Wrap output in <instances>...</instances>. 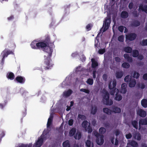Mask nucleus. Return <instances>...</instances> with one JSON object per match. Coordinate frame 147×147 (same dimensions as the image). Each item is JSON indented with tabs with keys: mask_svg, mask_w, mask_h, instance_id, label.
I'll return each mask as SVG.
<instances>
[{
	"mask_svg": "<svg viewBox=\"0 0 147 147\" xmlns=\"http://www.w3.org/2000/svg\"><path fill=\"white\" fill-rule=\"evenodd\" d=\"M62 145L63 147H70L69 142L68 140H67L63 142Z\"/></svg>",
	"mask_w": 147,
	"mask_h": 147,
	"instance_id": "34",
	"label": "nucleus"
},
{
	"mask_svg": "<svg viewBox=\"0 0 147 147\" xmlns=\"http://www.w3.org/2000/svg\"><path fill=\"white\" fill-rule=\"evenodd\" d=\"M76 129L75 128H72L70 131L69 133V136L70 137H72L76 133Z\"/></svg>",
	"mask_w": 147,
	"mask_h": 147,
	"instance_id": "30",
	"label": "nucleus"
},
{
	"mask_svg": "<svg viewBox=\"0 0 147 147\" xmlns=\"http://www.w3.org/2000/svg\"><path fill=\"white\" fill-rule=\"evenodd\" d=\"M123 51L126 53H130L132 52V49L129 47L127 46L125 47L123 49Z\"/></svg>",
	"mask_w": 147,
	"mask_h": 147,
	"instance_id": "22",
	"label": "nucleus"
},
{
	"mask_svg": "<svg viewBox=\"0 0 147 147\" xmlns=\"http://www.w3.org/2000/svg\"><path fill=\"white\" fill-rule=\"evenodd\" d=\"M137 57L140 60H142L144 58L143 56L142 55H139V56Z\"/></svg>",
	"mask_w": 147,
	"mask_h": 147,
	"instance_id": "61",
	"label": "nucleus"
},
{
	"mask_svg": "<svg viewBox=\"0 0 147 147\" xmlns=\"http://www.w3.org/2000/svg\"><path fill=\"white\" fill-rule=\"evenodd\" d=\"M132 55L134 57H137L139 55V52L137 50H132Z\"/></svg>",
	"mask_w": 147,
	"mask_h": 147,
	"instance_id": "28",
	"label": "nucleus"
},
{
	"mask_svg": "<svg viewBox=\"0 0 147 147\" xmlns=\"http://www.w3.org/2000/svg\"><path fill=\"white\" fill-rule=\"evenodd\" d=\"M131 123L133 127L136 129H137L138 128V121L136 120L132 121L131 122Z\"/></svg>",
	"mask_w": 147,
	"mask_h": 147,
	"instance_id": "31",
	"label": "nucleus"
},
{
	"mask_svg": "<svg viewBox=\"0 0 147 147\" xmlns=\"http://www.w3.org/2000/svg\"><path fill=\"white\" fill-rule=\"evenodd\" d=\"M126 60L129 63H131L133 61L132 58L130 56Z\"/></svg>",
	"mask_w": 147,
	"mask_h": 147,
	"instance_id": "59",
	"label": "nucleus"
},
{
	"mask_svg": "<svg viewBox=\"0 0 147 147\" xmlns=\"http://www.w3.org/2000/svg\"><path fill=\"white\" fill-rule=\"evenodd\" d=\"M137 36L136 34L135 33H131L126 36V39L130 41H132L134 40Z\"/></svg>",
	"mask_w": 147,
	"mask_h": 147,
	"instance_id": "7",
	"label": "nucleus"
},
{
	"mask_svg": "<svg viewBox=\"0 0 147 147\" xmlns=\"http://www.w3.org/2000/svg\"><path fill=\"white\" fill-rule=\"evenodd\" d=\"M129 64L127 62H124L122 64V67L128 69L130 67Z\"/></svg>",
	"mask_w": 147,
	"mask_h": 147,
	"instance_id": "37",
	"label": "nucleus"
},
{
	"mask_svg": "<svg viewBox=\"0 0 147 147\" xmlns=\"http://www.w3.org/2000/svg\"><path fill=\"white\" fill-rule=\"evenodd\" d=\"M48 133H46L44 131L40 137L38 138L37 141L35 143V147H40L43 143L44 139L47 138V134Z\"/></svg>",
	"mask_w": 147,
	"mask_h": 147,
	"instance_id": "3",
	"label": "nucleus"
},
{
	"mask_svg": "<svg viewBox=\"0 0 147 147\" xmlns=\"http://www.w3.org/2000/svg\"><path fill=\"white\" fill-rule=\"evenodd\" d=\"M123 74L122 71L117 72L115 73V76L118 79L120 78L123 76Z\"/></svg>",
	"mask_w": 147,
	"mask_h": 147,
	"instance_id": "27",
	"label": "nucleus"
},
{
	"mask_svg": "<svg viewBox=\"0 0 147 147\" xmlns=\"http://www.w3.org/2000/svg\"><path fill=\"white\" fill-rule=\"evenodd\" d=\"M143 79L145 80H147V73L145 74L143 76Z\"/></svg>",
	"mask_w": 147,
	"mask_h": 147,
	"instance_id": "64",
	"label": "nucleus"
},
{
	"mask_svg": "<svg viewBox=\"0 0 147 147\" xmlns=\"http://www.w3.org/2000/svg\"><path fill=\"white\" fill-rule=\"evenodd\" d=\"M140 44L142 46H147V39H143Z\"/></svg>",
	"mask_w": 147,
	"mask_h": 147,
	"instance_id": "44",
	"label": "nucleus"
},
{
	"mask_svg": "<svg viewBox=\"0 0 147 147\" xmlns=\"http://www.w3.org/2000/svg\"><path fill=\"white\" fill-rule=\"evenodd\" d=\"M117 92L115 94V99L116 100L120 101L122 98V96L121 94L119 93V90L118 89H117Z\"/></svg>",
	"mask_w": 147,
	"mask_h": 147,
	"instance_id": "16",
	"label": "nucleus"
},
{
	"mask_svg": "<svg viewBox=\"0 0 147 147\" xmlns=\"http://www.w3.org/2000/svg\"><path fill=\"white\" fill-rule=\"evenodd\" d=\"M88 122L86 120H84L82 124V126L86 130Z\"/></svg>",
	"mask_w": 147,
	"mask_h": 147,
	"instance_id": "35",
	"label": "nucleus"
},
{
	"mask_svg": "<svg viewBox=\"0 0 147 147\" xmlns=\"http://www.w3.org/2000/svg\"><path fill=\"white\" fill-rule=\"evenodd\" d=\"M119 41L121 42H123L124 41V37L123 35L119 36L118 38Z\"/></svg>",
	"mask_w": 147,
	"mask_h": 147,
	"instance_id": "47",
	"label": "nucleus"
},
{
	"mask_svg": "<svg viewBox=\"0 0 147 147\" xmlns=\"http://www.w3.org/2000/svg\"><path fill=\"white\" fill-rule=\"evenodd\" d=\"M103 94L102 101L104 104L107 105H111L113 103V100L109 99V94L106 90L103 89L102 92Z\"/></svg>",
	"mask_w": 147,
	"mask_h": 147,
	"instance_id": "2",
	"label": "nucleus"
},
{
	"mask_svg": "<svg viewBox=\"0 0 147 147\" xmlns=\"http://www.w3.org/2000/svg\"><path fill=\"white\" fill-rule=\"evenodd\" d=\"M133 6L134 4L132 2H131L129 3L128 5V7L130 9H132L133 7Z\"/></svg>",
	"mask_w": 147,
	"mask_h": 147,
	"instance_id": "55",
	"label": "nucleus"
},
{
	"mask_svg": "<svg viewBox=\"0 0 147 147\" xmlns=\"http://www.w3.org/2000/svg\"><path fill=\"white\" fill-rule=\"evenodd\" d=\"M86 82L90 85H92L93 84V80L92 79L89 78L87 80Z\"/></svg>",
	"mask_w": 147,
	"mask_h": 147,
	"instance_id": "43",
	"label": "nucleus"
},
{
	"mask_svg": "<svg viewBox=\"0 0 147 147\" xmlns=\"http://www.w3.org/2000/svg\"><path fill=\"white\" fill-rule=\"evenodd\" d=\"M120 131L118 129H116L115 131V134L117 136H118L120 134Z\"/></svg>",
	"mask_w": 147,
	"mask_h": 147,
	"instance_id": "58",
	"label": "nucleus"
},
{
	"mask_svg": "<svg viewBox=\"0 0 147 147\" xmlns=\"http://www.w3.org/2000/svg\"><path fill=\"white\" fill-rule=\"evenodd\" d=\"M103 111L107 115H111L112 112V111L107 108H104L103 109Z\"/></svg>",
	"mask_w": 147,
	"mask_h": 147,
	"instance_id": "25",
	"label": "nucleus"
},
{
	"mask_svg": "<svg viewBox=\"0 0 147 147\" xmlns=\"http://www.w3.org/2000/svg\"><path fill=\"white\" fill-rule=\"evenodd\" d=\"M13 54V53L12 51L7 50L6 48L1 53L3 58L7 57L8 55L9 54Z\"/></svg>",
	"mask_w": 147,
	"mask_h": 147,
	"instance_id": "8",
	"label": "nucleus"
},
{
	"mask_svg": "<svg viewBox=\"0 0 147 147\" xmlns=\"http://www.w3.org/2000/svg\"><path fill=\"white\" fill-rule=\"evenodd\" d=\"M15 80L21 84L24 83L26 81L25 78L24 77L21 76H17L16 77Z\"/></svg>",
	"mask_w": 147,
	"mask_h": 147,
	"instance_id": "10",
	"label": "nucleus"
},
{
	"mask_svg": "<svg viewBox=\"0 0 147 147\" xmlns=\"http://www.w3.org/2000/svg\"><path fill=\"white\" fill-rule=\"evenodd\" d=\"M73 91L71 89H69L67 91H65L63 92L64 96L68 97L72 93Z\"/></svg>",
	"mask_w": 147,
	"mask_h": 147,
	"instance_id": "26",
	"label": "nucleus"
},
{
	"mask_svg": "<svg viewBox=\"0 0 147 147\" xmlns=\"http://www.w3.org/2000/svg\"><path fill=\"white\" fill-rule=\"evenodd\" d=\"M133 137L134 139H136L138 141L140 140L141 139V135L139 132L134 133L133 134Z\"/></svg>",
	"mask_w": 147,
	"mask_h": 147,
	"instance_id": "13",
	"label": "nucleus"
},
{
	"mask_svg": "<svg viewBox=\"0 0 147 147\" xmlns=\"http://www.w3.org/2000/svg\"><path fill=\"white\" fill-rule=\"evenodd\" d=\"M112 109H113L112 112H114L115 113H119L121 112V109L117 107H112Z\"/></svg>",
	"mask_w": 147,
	"mask_h": 147,
	"instance_id": "23",
	"label": "nucleus"
},
{
	"mask_svg": "<svg viewBox=\"0 0 147 147\" xmlns=\"http://www.w3.org/2000/svg\"><path fill=\"white\" fill-rule=\"evenodd\" d=\"M129 144L133 147H138V144L136 141L132 140L129 143Z\"/></svg>",
	"mask_w": 147,
	"mask_h": 147,
	"instance_id": "32",
	"label": "nucleus"
},
{
	"mask_svg": "<svg viewBox=\"0 0 147 147\" xmlns=\"http://www.w3.org/2000/svg\"><path fill=\"white\" fill-rule=\"evenodd\" d=\"M141 104L142 106L144 108H146L147 107V99H143L141 101Z\"/></svg>",
	"mask_w": 147,
	"mask_h": 147,
	"instance_id": "29",
	"label": "nucleus"
},
{
	"mask_svg": "<svg viewBox=\"0 0 147 147\" xmlns=\"http://www.w3.org/2000/svg\"><path fill=\"white\" fill-rule=\"evenodd\" d=\"M137 114L140 117H145L146 115V113L145 111L142 109H140L137 111Z\"/></svg>",
	"mask_w": 147,
	"mask_h": 147,
	"instance_id": "9",
	"label": "nucleus"
},
{
	"mask_svg": "<svg viewBox=\"0 0 147 147\" xmlns=\"http://www.w3.org/2000/svg\"><path fill=\"white\" fill-rule=\"evenodd\" d=\"M7 77L11 80H13L15 78V75L12 72L8 73L7 75Z\"/></svg>",
	"mask_w": 147,
	"mask_h": 147,
	"instance_id": "20",
	"label": "nucleus"
},
{
	"mask_svg": "<svg viewBox=\"0 0 147 147\" xmlns=\"http://www.w3.org/2000/svg\"><path fill=\"white\" fill-rule=\"evenodd\" d=\"M132 78L131 76H130L129 75H128L125 77L124 80L125 82H129Z\"/></svg>",
	"mask_w": 147,
	"mask_h": 147,
	"instance_id": "38",
	"label": "nucleus"
},
{
	"mask_svg": "<svg viewBox=\"0 0 147 147\" xmlns=\"http://www.w3.org/2000/svg\"><path fill=\"white\" fill-rule=\"evenodd\" d=\"M140 74L136 72V71H134L133 75V77L134 78H138L140 76Z\"/></svg>",
	"mask_w": 147,
	"mask_h": 147,
	"instance_id": "42",
	"label": "nucleus"
},
{
	"mask_svg": "<svg viewBox=\"0 0 147 147\" xmlns=\"http://www.w3.org/2000/svg\"><path fill=\"white\" fill-rule=\"evenodd\" d=\"M80 91L87 94H89L90 92L89 90L84 88H82L80 89Z\"/></svg>",
	"mask_w": 147,
	"mask_h": 147,
	"instance_id": "45",
	"label": "nucleus"
},
{
	"mask_svg": "<svg viewBox=\"0 0 147 147\" xmlns=\"http://www.w3.org/2000/svg\"><path fill=\"white\" fill-rule=\"evenodd\" d=\"M140 24V22L138 20H136L133 21L131 24V26L133 27H138L139 26Z\"/></svg>",
	"mask_w": 147,
	"mask_h": 147,
	"instance_id": "17",
	"label": "nucleus"
},
{
	"mask_svg": "<svg viewBox=\"0 0 147 147\" xmlns=\"http://www.w3.org/2000/svg\"><path fill=\"white\" fill-rule=\"evenodd\" d=\"M106 131L105 129L103 127H101L99 129V132L102 135L105 133Z\"/></svg>",
	"mask_w": 147,
	"mask_h": 147,
	"instance_id": "40",
	"label": "nucleus"
},
{
	"mask_svg": "<svg viewBox=\"0 0 147 147\" xmlns=\"http://www.w3.org/2000/svg\"><path fill=\"white\" fill-rule=\"evenodd\" d=\"M138 88H140L142 89H144L145 88V85L143 83H139L137 85Z\"/></svg>",
	"mask_w": 147,
	"mask_h": 147,
	"instance_id": "39",
	"label": "nucleus"
},
{
	"mask_svg": "<svg viewBox=\"0 0 147 147\" xmlns=\"http://www.w3.org/2000/svg\"><path fill=\"white\" fill-rule=\"evenodd\" d=\"M115 60L117 62H120L121 60L120 58L118 57H115Z\"/></svg>",
	"mask_w": 147,
	"mask_h": 147,
	"instance_id": "57",
	"label": "nucleus"
},
{
	"mask_svg": "<svg viewBox=\"0 0 147 147\" xmlns=\"http://www.w3.org/2000/svg\"><path fill=\"white\" fill-rule=\"evenodd\" d=\"M111 82H109V88L111 90L110 92V94L112 95H114L115 92L116 90H117L115 88L117 84L116 81L115 80H114L113 81L112 85H111Z\"/></svg>",
	"mask_w": 147,
	"mask_h": 147,
	"instance_id": "5",
	"label": "nucleus"
},
{
	"mask_svg": "<svg viewBox=\"0 0 147 147\" xmlns=\"http://www.w3.org/2000/svg\"><path fill=\"white\" fill-rule=\"evenodd\" d=\"M92 26V24H89L86 26V28L88 31H89L91 30V28Z\"/></svg>",
	"mask_w": 147,
	"mask_h": 147,
	"instance_id": "49",
	"label": "nucleus"
},
{
	"mask_svg": "<svg viewBox=\"0 0 147 147\" xmlns=\"http://www.w3.org/2000/svg\"><path fill=\"white\" fill-rule=\"evenodd\" d=\"M82 137L81 133L80 132H77L76 135L74 136V138L76 139H80Z\"/></svg>",
	"mask_w": 147,
	"mask_h": 147,
	"instance_id": "33",
	"label": "nucleus"
},
{
	"mask_svg": "<svg viewBox=\"0 0 147 147\" xmlns=\"http://www.w3.org/2000/svg\"><path fill=\"white\" fill-rule=\"evenodd\" d=\"M38 42H37L36 41H33L30 44L31 48L34 49H38Z\"/></svg>",
	"mask_w": 147,
	"mask_h": 147,
	"instance_id": "19",
	"label": "nucleus"
},
{
	"mask_svg": "<svg viewBox=\"0 0 147 147\" xmlns=\"http://www.w3.org/2000/svg\"><path fill=\"white\" fill-rule=\"evenodd\" d=\"M124 27L123 26H120L118 27V29L119 31L122 32L124 30Z\"/></svg>",
	"mask_w": 147,
	"mask_h": 147,
	"instance_id": "54",
	"label": "nucleus"
},
{
	"mask_svg": "<svg viewBox=\"0 0 147 147\" xmlns=\"http://www.w3.org/2000/svg\"><path fill=\"white\" fill-rule=\"evenodd\" d=\"M139 128H141V125H147V118L141 119H140L139 122Z\"/></svg>",
	"mask_w": 147,
	"mask_h": 147,
	"instance_id": "11",
	"label": "nucleus"
},
{
	"mask_svg": "<svg viewBox=\"0 0 147 147\" xmlns=\"http://www.w3.org/2000/svg\"><path fill=\"white\" fill-rule=\"evenodd\" d=\"M87 129H88V132L90 133L92 131V127L90 126V125H89L87 127Z\"/></svg>",
	"mask_w": 147,
	"mask_h": 147,
	"instance_id": "53",
	"label": "nucleus"
},
{
	"mask_svg": "<svg viewBox=\"0 0 147 147\" xmlns=\"http://www.w3.org/2000/svg\"><path fill=\"white\" fill-rule=\"evenodd\" d=\"M5 131H2L1 133L0 134V142L2 138L5 136Z\"/></svg>",
	"mask_w": 147,
	"mask_h": 147,
	"instance_id": "46",
	"label": "nucleus"
},
{
	"mask_svg": "<svg viewBox=\"0 0 147 147\" xmlns=\"http://www.w3.org/2000/svg\"><path fill=\"white\" fill-rule=\"evenodd\" d=\"M111 17L106 18L104 22L103 26L105 25L104 30H105L108 29L110 26L111 23Z\"/></svg>",
	"mask_w": 147,
	"mask_h": 147,
	"instance_id": "6",
	"label": "nucleus"
},
{
	"mask_svg": "<svg viewBox=\"0 0 147 147\" xmlns=\"http://www.w3.org/2000/svg\"><path fill=\"white\" fill-rule=\"evenodd\" d=\"M91 61L92 63L91 66L92 68H95L96 67L98 66V63L94 59H91Z\"/></svg>",
	"mask_w": 147,
	"mask_h": 147,
	"instance_id": "21",
	"label": "nucleus"
},
{
	"mask_svg": "<svg viewBox=\"0 0 147 147\" xmlns=\"http://www.w3.org/2000/svg\"><path fill=\"white\" fill-rule=\"evenodd\" d=\"M86 144L87 147H90L91 142L90 140H87L86 142Z\"/></svg>",
	"mask_w": 147,
	"mask_h": 147,
	"instance_id": "51",
	"label": "nucleus"
},
{
	"mask_svg": "<svg viewBox=\"0 0 147 147\" xmlns=\"http://www.w3.org/2000/svg\"><path fill=\"white\" fill-rule=\"evenodd\" d=\"M51 43L50 37L47 36L45 40L38 42L37 45L38 49H41L48 53L47 56H45V57L46 58L45 59L44 65L42 66V68L46 70L51 69L53 65V64L50 62L51 61V57L53 51L52 48L49 46V44Z\"/></svg>",
	"mask_w": 147,
	"mask_h": 147,
	"instance_id": "1",
	"label": "nucleus"
},
{
	"mask_svg": "<svg viewBox=\"0 0 147 147\" xmlns=\"http://www.w3.org/2000/svg\"><path fill=\"white\" fill-rule=\"evenodd\" d=\"M68 123L69 125H72L73 123V119H69L68 121Z\"/></svg>",
	"mask_w": 147,
	"mask_h": 147,
	"instance_id": "56",
	"label": "nucleus"
},
{
	"mask_svg": "<svg viewBox=\"0 0 147 147\" xmlns=\"http://www.w3.org/2000/svg\"><path fill=\"white\" fill-rule=\"evenodd\" d=\"M53 121V117H50L49 118L47 124V127H49Z\"/></svg>",
	"mask_w": 147,
	"mask_h": 147,
	"instance_id": "36",
	"label": "nucleus"
},
{
	"mask_svg": "<svg viewBox=\"0 0 147 147\" xmlns=\"http://www.w3.org/2000/svg\"><path fill=\"white\" fill-rule=\"evenodd\" d=\"M138 10L147 13V5H144L142 4H140Z\"/></svg>",
	"mask_w": 147,
	"mask_h": 147,
	"instance_id": "12",
	"label": "nucleus"
},
{
	"mask_svg": "<svg viewBox=\"0 0 147 147\" xmlns=\"http://www.w3.org/2000/svg\"><path fill=\"white\" fill-rule=\"evenodd\" d=\"M127 85L125 83H123L121 84V89L120 90V92L123 94H125L127 92Z\"/></svg>",
	"mask_w": 147,
	"mask_h": 147,
	"instance_id": "15",
	"label": "nucleus"
},
{
	"mask_svg": "<svg viewBox=\"0 0 147 147\" xmlns=\"http://www.w3.org/2000/svg\"><path fill=\"white\" fill-rule=\"evenodd\" d=\"M98 108L97 106L94 105L91 106L90 110V113L92 115H95L97 112Z\"/></svg>",
	"mask_w": 147,
	"mask_h": 147,
	"instance_id": "14",
	"label": "nucleus"
},
{
	"mask_svg": "<svg viewBox=\"0 0 147 147\" xmlns=\"http://www.w3.org/2000/svg\"><path fill=\"white\" fill-rule=\"evenodd\" d=\"M17 147H27V145H26L22 144ZM28 147H31V146H28Z\"/></svg>",
	"mask_w": 147,
	"mask_h": 147,
	"instance_id": "60",
	"label": "nucleus"
},
{
	"mask_svg": "<svg viewBox=\"0 0 147 147\" xmlns=\"http://www.w3.org/2000/svg\"><path fill=\"white\" fill-rule=\"evenodd\" d=\"M105 52V49H100L98 51V53L100 54H103Z\"/></svg>",
	"mask_w": 147,
	"mask_h": 147,
	"instance_id": "48",
	"label": "nucleus"
},
{
	"mask_svg": "<svg viewBox=\"0 0 147 147\" xmlns=\"http://www.w3.org/2000/svg\"><path fill=\"white\" fill-rule=\"evenodd\" d=\"M22 95L24 97H25L28 94V92L26 90H24L22 91Z\"/></svg>",
	"mask_w": 147,
	"mask_h": 147,
	"instance_id": "50",
	"label": "nucleus"
},
{
	"mask_svg": "<svg viewBox=\"0 0 147 147\" xmlns=\"http://www.w3.org/2000/svg\"><path fill=\"white\" fill-rule=\"evenodd\" d=\"M132 137V135L130 133H129L127 134H126L125 135L126 138L127 139H131Z\"/></svg>",
	"mask_w": 147,
	"mask_h": 147,
	"instance_id": "52",
	"label": "nucleus"
},
{
	"mask_svg": "<svg viewBox=\"0 0 147 147\" xmlns=\"http://www.w3.org/2000/svg\"><path fill=\"white\" fill-rule=\"evenodd\" d=\"M129 82V86L130 88L134 87L136 84V81L134 79L132 78Z\"/></svg>",
	"mask_w": 147,
	"mask_h": 147,
	"instance_id": "18",
	"label": "nucleus"
},
{
	"mask_svg": "<svg viewBox=\"0 0 147 147\" xmlns=\"http://www.w3.org/2000/svg\"><path fill=\"white\" fill-rule=\"evenodd\" d=\"M129 57V54H125L123 55V57L125 58V59H127Z\"/></svg>",
	"mask_w": 147,
	"mask_h": 147,
	"instance_id": "63",
	"label": "nucleus"
},
{
	"mask_svg": "<svg viewBox=\"0 0 147 147\" xmlns=\"http://www.w3.org/2000/svg\"><path fill=\"white\" fill-rule=\"evenodd\" d=\"M78 117L79 119L82 120H85L86 119V117L84 115L79 114L78 115Z\"/></svg>",
	"mask_w": 147,
	"mask_h": 147,
	"instance_id": "41",
	"label": "nucleus"
},
{
	"mask_svg": "<svg viewBox=\"0 0 147 147\" xmlns=\"http://www.w3.org/2000/svg\"><path fill=\"white\" fill-rule=\"evenodd\" d=\"M102 78L104 80L106 81L107 78V75L106 74H104L102 76Z\"/></svg>",
	"mask_w": 147,
	"mask_h": 147,
	"instance_id": "62",
	"label": "nucleus"
},
{
	"mask_svg": "<svg viewBox=\"0 0 147 147\" xmlns=\"http://www.w3.org/2000/svg\"><path fill=\"white\" fill-rule=\"evenodd\" d=\"M121 18H126L128 16V13L126 11H123L121 12Z\"/></svg>",
	"mask_w": 147,
	"mask_h": 147,
	"instance_id": "24",
	"label": "nucleus"
},
{
	"mask_svg": "<svg viewBox=\"0 0 147 147\" xmlns=\"http://www.w3.org/2000/svg\"><path fill=\"white\" fill-rule=\"evenodd\" d=\"M94 134L96 137V142L99 145H102L104 142V136L103 135H100L97 131L94 132Z\"/></svg>",
	"mask_w": 147,
	"mask_h": 147,
	"instance_id": "4",
	"label": "nucleus"
}]
</instances>
